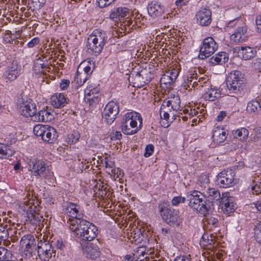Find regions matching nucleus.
I'll return each instance as SVG.
<instances>
[{
  "instance_id": "f257e3e1",
  "label": "nucleus",
  "mask_w": 261,
  "mask_h": 261,
  "mask_svg": "<svg viewBox=\"0 0 261 261\" xmlns=\"http://www.w3.org/2000/svg\"><path fill=\"white\" fill-rule=\"evenodd\" d=\"M142 126V119L141 115L136 112L126 113L121 122V130L126 135L137 133Z\"/></svg>"
},
{
  "instance_id": "f03ea898",
  "label": "nucleus",
  "mask_w": 261,
  "mask_h": 261,
  "mask_svg": "<svg viewBox=\"0 0 261 261\" xmlns=\"http://www.w3.org/2000/svg\"><path fill=\"white\" fill-rule=\"evenodd\" d=\"M81 239L87 241L94 240L98 234V229L94 224L85 219L80 221L78 226L70 229Z\"/></svg>"
},
{
  "instance_id": "7ed1b4c3",
  "label": "nucleus",
  "mask_w": 261,
  "mask_h": 261,
  "mask_svg": "<svg viewBox=\"0 0 261 261\" xmlns=\"http://www.w3.org/2000/svg\"><path fill=\"white\" fill-rule=\"evenodd\" d=\"M203 195L198 191H192L187 195L189 205L201 215H205L211 210L212 204L210 202L203 203Z\"/></svg>"
},
{
  "instance_id": "20e7f679",
  "label": "nucleus",
  "mask_w": 261,
  "mask_h": 261,
  "mask_svg": "<svg viewBox=\"0 0 261 261\" xmlns=\"http://www.w3.org/2000/svg\"><path fill=\"white\" fill-rule=\"evenodd\" d=\"M161 216L164 221L170 226H179L182 222L179 211L172 208L167 202L159 204Z\"/></svg>"
},
{
  "instance_id": "39448f33",
  "label": "nucleus",
  "mask_w": 261,
  "mask_h": 261,
  "mask_svg": "<svg viewBox=\"0 0 261 261\" xmlns=\"http://www.w3.org/2000/svg\"><path fill=\"white\" fill-rule=\"evenodd\" d=\"M107 37L105 32L98 30H95L87 39L88 51L97 56L99 54L105 45Z\"/></svg>"
},
{
  "instance_id": "423d86ee",
  "label": "nucleus",
  "mask_w": 261,
  "mask_h": 261,
  "mask_svg": "<svg viewBox=\"0 0 261 261\" xmlns=\"http://www.w3.org/2000/svg\"><path fill=\"white\" fill-rule=\"evenodd\" d=\"M130 15L131 12L128 8H118L110 14V17L112 19L118 18L120 21L121 19L124 18V20L122 22L120 21L122 26L121 29L122 31H124V32L128 33L132 30L136 28V26L137 25V20H132L131 19H129Z\"/></svg>"
},
{
  "instance_id": "0eeeda50",
  "label": "nucleus",
  "mask_w": 261,
  "mask_h": 261,
  "mask_svg": "<svg viewBox=\"0 0 261 261\" xmlns=\"http://www.w3.org/2000/svg\"><path fill=\"white\" fill-rule=\"evenodd\" d=\"M29 170L35 176H39L46 179L51 178L54 176L49 166L44 161L37 158H33L28 162Z\"/></svg>"
},
{
  "instance_id": "6e6552de",
  "label": "nucleus",
  "mask_w": 261,
  "mask_h": 261,
  "mask_svg": "<svg viewBox=\"0 0 261 261\" xmlns=\"http://www.w3.org/2000/svg\"><path fill=\"white\" fill-rule=\"evenodd\" d=\"M40 202L38 200L32 199L28 201L27 206L29 213H27V222L34 225L40 226L42 222L43 217L39 213L42 207L40 205Z\"/></svg>"
},
{
  "instance_id": "1a4fd4ad",
  "label": "nucleus",
  "mask_w": 261,
  "mask_h": 261,
  "mask_svg": "<svg viewBox=\"0 0 261 261\" xmlns=\"http://www.w3.org/2000/svg\"><path fill=\"white\" fill-rule=\"evenodd\" d=\"M236 25L238 26V27L234 33L230 36V40L236 43L246 41L248 37L247 34V28L246 24L242 19H235L230 21L228 23V27H232Z\"/></svg>"
},
{
  "instance_id": "9d476101",
  "label": "nucleus",
  "mask_w": 261,
  "mask_h": 261,
  "mask_svg": "<svg viewBox=\"0 0 261 261\" xmlns=\"http://www.w3.org/2000/svg\"><path fill=\"white\" fill-rule=\"evenodd\" d=\"M65 213L67 215L66 219L70 229L78 226L79 222L83 220L79 212V206L74 203H70L66 208Z\"/></svg>"
},
{
  "instance_id": "9b49d317",
  "label": "nucleus",
  "mask_w": 261,
  "mask_h": 261,
  "mask_svg": "<svg viewBox=\"0 0 261 261\" xmlns=\"http://www.w3.org/2000/svg\"><path fill=\"white\" fill-rule=\"evenodd\" d=\"M119 112V103L114 100L110 101L106 106L103 112V119L108 124H111L116 119Z\"/></svg>"
},
{
  "instance_id": "f8f14e48",
  "label": "nucleus",
  "mask_w": 261,
  "mask_h": 261,
  "mask_svg": "<svg viewBox=\"0 0 261 261\" xmlns=\"http://www.w3.org/2000/svg\"><path fill=\"white\" fill-rule=\"evenodd\" d=\"M218 45L212 37H207L203 40L200 49L199 58L204 59L210 57L218 49Z\"/></svg>"
},
{
  "instance_id": "ddd939ff",
  "label": "nucleus",
  "mask_w": 261,
  "mask_h": 261,
  "mask_svg": "<svg viewBox=\"0 0 261 261\" xmlns=\"http://www.w3.org/2000/svg\"><path fill=\"white\" fill-rule=\"evenodd\" d=\"M38 254L41 260L48 261L52 256H55L56 253L54 251L51 245L47 241H40L37 244Z\"/></svg>"
},
{
  "instance_id": "4468645a",
  "label": "nucleus",
  "mask_w": 261,
  "mask_h": 261,
  "mask_svg": "<svg viewBox=\"0 0 261 261\" xmlns=\"http://www.w3.org/2000/svg\"><path fill=\"white\" fill-rule=\"evenodd\" d=\"M234 173L231 170H224L217 176V185L220 187L226 188L233 185Z\"/></svg>"
},
{
  "instance_id": "2eb2a0df",
  "label": "nucleus",
  "mask_w": 261,
  "mask_h": 261,
  "mask_svg": "<svg viewBox=\"0 0 261 261\" xmlns=\"http://www.w3.org/2000/svg\"><path fill=\"white\" fill-rule=\"evenodd\" d=\"M20 112L23 116L26 117H31L32 120V119L37 114L36 104L32 99H28L23 101L20 108Z\"/></svg>"
},
{
  "instance_id": "dca6fc26",
  "label": "nucleus",
  "mask_w": 261,
  "mask_h": 261,
  "mask_svg": "<svg viewBox=\"0 0 261 261\" xmlns=\"http://www.w3.org/2000/svg\"><path fill=\"white\" fill-rule=\"evenodd\" d=\"M83 250L86 257L93 260L99 258L101 255L100 248L97 244L88 243L83 247Z\"/></svg>"
},
{
  "instance_id": "f3484780",
  "label": "nucleus",
  "mask_w": 261,
  "mask_h": 261,
  "mask_svg": "<svg viewBox=\"0 0 261 261\" xmlns=\"http://www.w3.org/2000/svg\"><path fill=\"white\" fill-rule=\"evenodd\" d=\"M211 11L204 8L200 10L196 14L197 22L202 26H207L212 21Z\"/></svg>"
},
{
  "instance_id": "a211bd4d",
  "label": "nucleus",
  "mask_w": 261,
  "mask_h": 261,
  "mask_svg": "<svg viewBox=\"0 0 261 261\" xmlns=\"http://www.w3.org/2000/svg\"><path fill=\"white\" fill-rule=\"evenodd\" d=\"M69 99L61 93H57L51 96L50 98L51 105L56 108L64 107L69 102Z\"/></svg>"
},
{
  "instance_id": "6ab92c4d",
  "label": "nucleus",
  "mask_w": 261,
  "mask_h": 261,
  "mask_svg": "<svg viewBox=\"0 0 261 261\" xmlns=\"http://www.w3.org/2000/svg\"><path fill=\"white\" fill-rule=\"evenodd\" d=\"M234 51L239 54L245 60H250L255 57L256 50L249 46H237L234 48Z\"/></svg>"
},
{
  "instance_id": "aec40b11",
  "label": "nucleus",
  "mask_w": 261,
  "mask_h": 261,
  "mask_svg": "<svg viewBox=\"0 0 261 261\" xmlns=\"http://www.w3.org/2000/svg\"><path fill=\"white\" fill-rule=\"evenodd\" d=\"M20 244L22 247H25L26 251L31 253L34 249L36 250V240L30 234L23 236L20 240Z\"/></svg>"
},
{
  "instance_id": "412c9836",
  "label": "nucleus",
  "mask_w": 261,
  "mask_h": 261,
  "mask_svg": "<svg viewBox=\"0 0 261 261\" xmlns=\"http://www.w3.org/2000/svg\"><path fill=\"white\" fill-rule=\"evenodd\" d=\"M45 131L43 133L41 139L48 143H53L57 140L58 135L55 128L47 125Z\"/></svg>"
},
{
  "instance_id": "4be33fe9",
  "label": "nucleus",
  "mask_w": 261,
  "mask_h": 261,
  "mask_svg": "<svg viewBox=\"0 0 261 261\" xmlns=\"http://www.w3.org/2000/svg\"><path fill=\"white\" fill-rule=\"evenodd\" d=\"M147 11L149 15L152 17H158L162 15L164 9L158 2H151L147 6Z\"/></svg>"
},
{
  "instance_id": "5701e85b",
  "label": "nucleus",
  "mask_w": 261,
  "mask_h": 261,
  "mask_svg": "<svg viewBox=\"0 0 261 261\" xmlns=\"http://www.w3.org/2000/svg\"><path fill=\"white\" fill-rule=\"evenodd\" d=\"M169 105L164 100L160 108V115L161 118L168 121L169 117H172L171 119L174 120L177 116V112L175 110H170L169 108Z\"/></svg>"
},
{
  "instance_id": "b1692460",
  "label": "nucleus",
  "mask_w": 261,
  "mask_h": 261,
  "mask_svg": "<svg viewBox=\"0 0 261 261\" xmlns=\"http://www.w3.org/2000/svg\"><path fill=\"white\" fill-rule=\"evenodd\" d=\"M227 135L225 129L220 127H216L213 130V141L216 144H219L226 140Z\"/></svg>"
},
{
  "instance_id": "393cba45",
  "label": "nucleus",
  "mask_w": 261,
  "mask_h": 261,
  "mask_svg": "<svg viewBox=\"0 0 261 261\" xmlns=\"http://www.w3.org/2000/svg\"><path fill=\"white\" fill-rule=\"evenodd\" d=\"M51 110H42L39 111L32 119L34 121L49 122L54 119Z\"/></svg>"
},
{
  "instance_id": "a878e982",
  "label": "nucleus",
  "mask_w": 261,
  "mask_h": 261,
  "mask_svg": "<svg viewBox=\"0 0 261 261\" xmlns=\"http://www.w3.org/2000/svg\"><path fill=\"white\" fill-rule=\"evenodd\" d=\"M226 85L229 91V94L234 96L235 94L240 93L245 87V82H233L228 83L226 81Z\"/></svg>"
},
{
  "instance_id": "bb28decb",
  "label": "nucleus",
  "mask_w": 261,
  "mask_h": 261,
  "mask_svg": "<svg viewBox=\"0 0 261 261\" xmlns=\"http://www.w3.org/2000/svg\"><path fill=\"white\" fill-rule=\"evenodd\" d=\"M19 74L18 65L16 62H13L11 65L8 66L6 71V77L10 81H13L16 79Z\"/></svg>"
},
{
  "instance_id": "cd10ccee",
  "label": "nucleus",
  "mask_w": 261,
  "mask_h": 261,
  "mask_svg": "<svg viewBox=\"0 0 261 261\" xmlns=\"http://www.w3.org/2000/svg\"><path fill=\"white\" fill-rule=\"evenodd\" d=\"M204 197L208 198V201H211L212 203L215 201H218L221 198V195L219 191L215 188H208L203 192Z\"/></svg>"
},
{
  "instance_id": "c85d7f7f",
  "label": "nucleus",
  "mask_w": 261,
  "mask_h": 261,
  "mask_svg": "<svg viewBox=\"0 0 261 261\" xmlns=\"http://www.w3.org/2000/svg\"><path fill=\"white\" fill-rule=\"evenodd\" d=\"M221 96V91L219 89L215 88H211L207 89L203 97L206 100L213 101Z\"/></svg>"
},
{
  "instance_id": "c756f323",
  "label": "nucleus",
  "mask_w": 261,
  "mask_h": 261,
  "mask_svg": "<svg viewBox=\"0 0 261 261\" xmlns=\"http://www.w3.org/2000/svg\"><path fill=\"white\" fill-rule=\"evenodd\" d=\"M228 60V57L226 53L220 52L216 56L212 57L210 59V62L214 65L220 64L225 63Z\"/></svg>"
},
{
  "instance_id": "7c9ffc66",
  "label": "nucleus",
  "mask_w": 261,
  "mask_h": 261,
  "mask_svg": "<svg viewBox=\"0 0 261 261\" xmlns=\"http://www.w3.org/2000/svg\"><path fill=\"white\" fill-rule=\"evenodd\" d=\"M95 89H90V88L85 90V100L87 102H89L90 105L93 106L97 103L99 100V98L97 95H94Z\"/></svg>"
},
{
  "instance_id": "2f4dec72",
  "label": "nucleus",
  "mask_w": 261,
  "mask_h": 261,
  "mask_svg": "<svg viewBox=\"0 0 261 261\" xmlns=\"http://www.w3.org/2000/svg\"><path fill=\"white\" fill-rule=\"evenodd\" d=\"M15 151L10 145L0 143V158L7 159L12 156Z\"/></svg>"
},
{
  "instance_id": "473e14b6",
  "label": "nucleus",
  "mask_w": 261,
  "mask_h": 261,
  "mask_svg": "<svg viewBox=\"0 0 261 261\" xmlns=\"http://www.w3.org/2000/svg\"><path fill=\"white\" fill-rule=\"evenodd\" d=\"M226 81H228L229 83L230 82L232 83V81L236 82H245V79L244 77V75L241 71L238 70H234L232 71L228 74L226 79Z\"/></svg>"
},
{
  "instance_id": "72a5a7b5",
  "label": "nucleus",
  "mask_w": 261,
  "mask_h": 261,
  "mask_svg": "<svg viewBox=\"0 0 261 261\" xmlns=\"http://www.w3.org/2000/svg\"><path fill=\"white\" fill-rule=\"evenodd\" d=\"M164 101L171 107L172 110H175L177 112L181 111L180 110V100L178 95H174L173 97H169L168 100L166 99Z\"/></svg>"
},
{
  "instance_id": "f704fd0d",
  "label": "nucleus",
  "mask_w": 261,
  "mask_h": 261,
  "mask_svg": "<svg viewBox=\"0 0 261 261\" xmlns=\"http://www.w3.org/2000/svg\"><path fill=\"white\" fill-rule=\"evenodd\" d=\"M232 134L235 138L243 142L245 141L247 139L249 132L246 128L241 127V128L236 130Z\"/></svg>"
},
{
  "instance_id": "c9c22d12",
  "label": "nucleus",
  "mask_w": 261,
  "mask_h": 261,
  "mask_svg": "<svg viewBox=\"0 0 261 261\" xmlns=\"http://www.w3.org/2000/svg\"><path fill=\"white\" fill-rule=\"evenodd\" d=\"M258 100H253L248 102L246 110L249 113H257L261 110V106Z\"/></svg>"
},
{
  "instance_id": "e433bc0d",
  "label": "nucleus",
  "mask_w": 261,
  "mask_h": 261,
  "mask_svg": "<svg viewBox=\"0 0 261 261\" xmlns=\"http://www.w3.org/2000/svg\"><path fill=\"white\" fill-rule=\"evenodd\" d=\"M147 73L146 71H141L140 72H137L135 77V80L136 82L140 84V86H143L144 84H147L149 82V80L147 79L146 75Z\"/></svg>"
},
{
  "instance_id": "4c0bfd02",
  "label": "nucleus",
  "mask_w": 261,
  "mask_h": 261,
  "mask_svg": "<svg viewBox=\"0 0 261 261\" xmlns=\"http://www.w3.org/2000/svg\"><path fill=\"white\" fill-rule=\"evenodd\" d=\"M11 252L8 249L0 247V261H6L11 258Z\"/></svg>"
},
{
  "instance_id": "58836bf2",
  "label": "nucleus",
  "mask_w": 261,
  "mask_h": 261,
  "mask_svg": "<svg viewBox=\"0 0 261 261\" xmlns=\"http://www.w3.org/2000/svg\"><path fill=\"white\" fill-rule=\"evenodd\" d=\"M91 70V67L88 65H87L86 63L83 62L80 65L77 70H79L80 71H83L84 73H83V74L88 77L90 74L92 73Z\"/></svg>"
},
{
  "instance_id": "ea45409f",
  "label": "nucleus",
  "mask_w": 261,
  "mask_h": 261,
  "mask_svg": "<svg viewBox=\"0 0 261 261\" xmlns=\"http://www.w3.org/2000/svg\"><path fill=\"white\" fill-rule=\"evenodd\" d=\"M46 125H43L41 124L35 125L33 128V132L35 135L37 137H41L43 133L45 131V128H47Z\"/></svg>"
},
{
  "instance_id": "a19ab883",
  "label": "nucleus",
  "mask_w": 261,
  "mask_h": 261,
  "mask_svg": "<svg viewBox=\"0 0 261 261\" xmlns=\"http://www.w3.org/2000/svg\"><path fill=\"white\" fill-rule=\"evenodd\" d=\"M168 73H164L161 77L160 79V82L161 84L167 85L171 84L172 83H173L175 81V75H173V77H169V75H168Z\"/></svg>"
},
{
  "instance_id": "79ce46f5",
  "label": "nucleus",
  "mask_w": 261,
  "mask_h": 261,
  "mask_svg": "<svg viewBox=\"0 0 261 261\" xmlns=\"http://www.w3.org/2000/svg\"><path fill=\"white\" fill-rule=\"evenodd\" d=\"M88 78L83 73L80 72L79 70H77L75 79L79 85H83L87 80Z\"/></svg>"
},
{
  "instance_id": "37998d69",
  "label": "nucleus",
  "mask_w": 261,
  "mask_h": 261,
  "mask_svg": "<svg viewBox=\"0 0 261 261\" xmlns=\"http://www.w3.org/2000/svg\"><path fill=\"white\" fill-rule=\"evenodd\" d=\"M193 80H197L196 79H194V76H187L186 81L184 82L182 84L183 86L186 89H188L189 88L190 89L189 90L192 89V87H193V85L194 82H193Z\"/></svg>"
},
{
  "instance_id": "c03bdc74",
  "label": "nucleus",
  "mask_w": 261,
  "mask_h": 261,
  "mask_svg": "<svg viewBox=\"0 0 261 261\" xmlns=\"http://www.w3.org/2000/svg\"><path fill=\"white\" fill-rule=\"evenodd\" d=\"M220 203V205L221 207L222 206H224V205H225V206H229L231 204H234L232 201V198L231 197H228L227 195L224 196V194L222 195Z\"/></svg>"
},
{
  "instance_id": "a18cd8bd",
  "label": "nucleus",
  "mask_w": 261,
  "mask_h": 261,
  "mask_svg": "<svg viewBox=\"0 0 261 261\" xmlns=\"http://www.w3.org/2000/svg\"><path fill=\"white\" fill-rule=\"evenodd\" d=\"M111 175H113L115 178H121L124 175V173L120 168H115L111 169Z\"/></svg>"
},
{
  "instance_id": "49530a36",
  "label": "nucleus",
  "mask_w": 261,
  "mask_h": 261,
  "mask_svg": "<svg viewBox=\"0 0 261 261\" xmlns=\"http://www.w3.org/2000/svg\"><path fill=\"white\" fill-rule=\"evenodd\" d=\"M186 201V198L181 196H175L173 198L171 201L172 205L177 206L180 203H184Z\"/></svg>"
},
{
  "instance_id": "de8ad7c7",
  "label": "nucleus",
  "mask_w": 261,
  "mask_h": 261,
  "mask_svg": "<svg viewBox=\"0 0 261 261\" xmlns=\"http://www.w3.org/2000/svg\"><path fill=\"white\" fill-rule=\"evenodd\" d=\"M237 206L236 204H231L229 206H225L224 205V206H222V210L223 211V212L226 214H229L231 213H233L235 209L236 208Z\"/></svg>"
},
{
  "instance_id": "09e8293b",
  "label": "nucleus",
  "mask_w": 261,
  "mask_h": 261,
  "mask_svg": "<svg viewBox=\"0 0 261 261\" xmlns=\"http://www.w3.org/2000/svg\"><path fill=\"white\" fill-rule=\"evenodd\" d=\"M206 221L208 224L212 225L213 227H217L219 223L218 219L212 216L207 218Z\"/></svg>"
},
{
  "instance_id": "8fccbe9b",
  "label": "nucleus",
  "mask_w": 261,
  "mask_h": 261,
  "mask_svg": "<svg viewBox=\"0 0 261 261\" xmlns=\"http://www.w3.org/2000/svg\"><path fill=\"white\" fill-rule=\"evenodd\" d=\"M139 257L137 254H127L124 256L123 261H138Z\"/></svg>"
},
{
  "instance_id": "3c124183",
  "label": "nucleus",
  "mask_w": 261,
  "mask_h": 261,
  "mask_svg": "<svg viewBox=\"0 0 261 261\" xmlns=\"http://www.w3.org/2000/svg\"><path fill=\"white\" fill-rule=\"evenodd\" d=\"M251 190L253 194L258 195L261 193V184L255 183L251 186Z\"/></svg>"
},
{
  "instance_id": "603ef678",
  "label": "nucleus",
  "mask_w": 261,
  "mask_h": 261,
  "mask_svg": "<svg viewBox=\"0 0 261 261\" xmlns=\"http://www.w3.org/2000/svg\"><path fill=\"white\" fill-rule=\"evenodd\" d=\"M154 150V146L152 144H148L146 146L144 156L145 157L150 156L153 153Z\"/></svg>"
},
{
  "instance_id": "864d4df0",
  "label": "nucleus",
  "mask_w": 261,
  "mask_h": 261,
  "mask_svg": "<svg viewBox=\"0 0 261 261\" xmlns=\"http://www.w3.org/2000/svg\"><path fill=\"white\" fill-rule=\"evenodd\" d=\"M252 68L256 71L261 72V59H257L252 64Z\"/></svg>"
},
{
  "instance_id": "5fc2aeb1",
  "label": "nucleus",
  "mask_w": 261,
  "mask_h": 261,
  "mask_svg": "<svg viewBox=\"0 0 261 261\" xmlns=\"http://www.w3.org/2000/svg\"><path fill=\"white\" fill-rule=\"evenodd\" d=\"M33 7L36 9H40L44 5V0H32Z\"/></svg>"
},
{
  "instance_id": "6e6d98bb",
  "label": "nucleus",
  "mask_w": 261,
  "mask_h": 261,
  "mask_svg": "<svg viewBox=\"0 0 261 261\" xmlns=\"http://www.w3.org/2000/svg\"><path fill=\"white\" fill-rule=\"evenodd\" d=\"M254 237L256 241L261 244V231L256 227L254 228Z\"/></svg>"
},
{
  "instance_id": "4d7b16f0",
  "label": "nucleus",
  "mask_w": 261,
  "mask_h": 261,
  "mask_svg": "<svg viewBox=\"0 0 261 261\" xmlns=\"http://www.w3.org/2000/svg\"><path fill=\"white\" fill-rule=\"evenodd\" d=\"M256 24L257 26V31L261 36V15H258L256 17Z\"/></svg>"
},
{
  "instance_id": "13d9d810",
  "label": "nucleus",
  "mask_w": 261,
  "mask_h": 261,
  "mask_svg": "<svg viewBox=\"0 0 261 261\" xmlns=\"http://www.w3.org/2000/svg\"><path fill=\"white\" fill-rule=\"evenodd\" d=\"M97 3L100 8H104L111 4L109 2V1H108L107 0H97Z\"/></svg>"
},
{
  "instance_id": "bf43d9fd",
  "label": "nucleus",
  "mask_w": 261,
  "mask_h": 261,
  "mask_svg": "<svg viewBox=\"0 0 261 261\" xmlns=\"http://www.w3.org/2000/svg\"><path fill=\"white\" fill-rule=\"evenodd\" d=\"M70 81L68 80H62L60 83V88L62 90H65L69 86Z\"/></svg>"
},
{
  "instance_id": "052dcab7",
  "label": "nucleus",
  "mask_w": 261,
  "mask_h": 261,
  "mask_svg": "<svg viewBox=\"0 0 261 261\" xmlns=\"http://www.w3.org/2000/svg\"><path fill=\"white\" fill-rule=\"evenodd\" d=\"M183 111L185 113H188L191 117L196 116L198 114V111L195 109H191L190 110L185 109Z\"/></svg>"
},
{
  "instance_id": "680f3d73",
  "label": "nucleus",
  "mask_w": 261,
  "mask_h": 261,
  "mask_svg": "<svg viewBox=\"0 0 261 261\" xmlns=\"http://www.w3.org/2000/svg\"><path fill=\"white\" fill-rule=\"evenodd\" d=\"M145 252V249L143 247H140L137 249V250L135 251V253L133 254H137L138 255V257H139V259H140V260H141L142 259L140 258V256L142 255L143 256L144 255Z\"/></svg>"
},
{
  "instance_id": "e2e57ef3",
  "label": "nucleus",
  "mask_w": 261,
  "mask_h": 261,
  "mask_svg": "<svg viewBox=\"0 0 261 261\" xmlns=\"http://www.w3.org/2000/svg\"><path fill=\"white\" fill-rule=\"evenodd\" d=\"M39 42V39L38 38H34L31 41L28 43V45L29 47H33L35 45L38 44Z\"/></svg>"
},
{
  "instance_id": "0e129e2a",
  "label": "nucleus",
  "mask_w": 261,
  "mask_h": 261,
  "mask_svg": "<svg viewBox=\"0 0 261 261\" xmlns=\"http://www.w3.org/2000/svg\"><path fill=\"white\" fill-rule=\"evenodd\" d=\"M174 261H192L191 258L187 256H179L176 257Z\"/></svg>"
},
{
  "instance_id": "69168bd1",
  "label": "nucleus",
  "mask_w": 261,
  "mask_h": 261,
  "mask_svg": "<svg viewBox=\"0 0 261 261\" xmlns=\"http://www.w3.org/2000/svg\"><path fill=\"white\" fill-rule=\"evenodd\" d=\"M122 137V134L120 132L116 131L113 133L112 138L116 140H120Z\"/></svg>"
},
{
  "instance_id": "338daca9",
  "label": "nucleus",
  "mask_w": 261,
  "mask_h": 261,
  "mask_svg": "<svg viewBox=\"0 0 261 261\" xmlns=\"http://www.w3.org/2000/svg\"><path fill=\"white\" fill-rule=\"evenodd\" d=\"M105 164L106 169H114V168H113V167L114 166V162L106 160L105 161Z\"/></svg>"
},
{
  "instance_id": "774afa93",
  "label": "nucleus",
  "mask_w": 261,
  "mask_h": 261,
  "mask_svg": "<svg viewBox=\"0 0 261 261\" xmlns=\"http://www.w3.org/2000/svg\"><path fill=\"white\" fill-rule=\"evenodd\" d=\"M42 62V60H41L40 59H37L35 63V68L38 67V68L39 69L40 66L42 69H43L44 68H45V65H44L43 63H41Z\"/></svg>"
}]
</instances>
